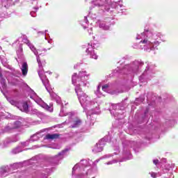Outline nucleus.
I'll return each mask as SVG.
<instances>
[{"mask_svg": "<svg viewBox=\"0 0 178 178\" xmlns=\"http://www.w3.org/2000/svg\"><path fill=\"white\" fill-rule=\"evenodd\" d=\"M90 73L82 69L77 73H73L72 76V82L75 86V91L78 97V99L83 108V111L88 118V120L90 121V124H94V119L92 118L93 115H99L101 113L100 105L102 104L100 97H102L103 94L100 91L101 84H99L97 88L95 91V94L97 98L91 99L90 97L86 92L82 91L81 86H89L90 83L88 79H90Z\"/></svg>", "mask_w": 178, "mask_h": 178, "instance_id": "1", "label": "nucleus"}, {"mask_svg": "<svg viewBox=\"0 0 178 178\" xmlns=\"http://www.w3.org/2000/svg\"><path fill=\"white\" fill-rule=\"evenodd\" d=\"M113 155H104L102 158L97 159L92 163V160L82 159L79 163H76L72 168V178H95L97 172V165L101 159L111 158ZM92 163V165H91Z\"/></svg>", "mask_w": 178, "mask_h": 178, "instance_id": "2", "label": "nucleus"}, {"mask_svg": "<svg viewBox=\"0 0 178 178\" xmlns=\"http://www.w3.org/2000/svg\"><path fill=\"white\" fill-rule=\"evenodd\" d=\"M22 42L23 43H26L27 46H29V49L33 51V54L36 56V60L38 61V65H39V70H38V74L45 86L47 90L49 92L51 97L52 99H54L57 104H60V97L59 95H57L56 92H54L52 91V88L50 87L49 84V80L47 79L44 70H43V65H45V61H41L40 56L42 54L41 53L40 50H36L35 46L31 43V42L29 40L28 38L26 36H23L21 38Z\"/></svg>", "mask_w": 178, "mask_h": 178, "instance_id": "3", "label": "nucleus"}, {"mask_svg": "<svg viewBox=\"0 0 178 178\" xmlns=\"http://www.w3.org/2000/svg\"><path fill=\"white\" fill-rule=\"evenodd\" d=\"M161 36L162 35L159 32L154 33L149 29H145L143 33L136 35V39L140 40L137 48L143 49L145 51L155 50L159 46V39H161Z\"/></svg>", "mask_w": 178, "mask_h": 178, "instance_id": "4", "label": "nucleus"}, {"mask_svg": "<svg viewBox=\"0 0 178 178\" xmlns=\"http://www.w3.org/2000/svg\"><path fill=\"white\" fill-rule=\"evenodd\" d=\"M143 65H144L143 61L135 60V61H132L130 64L124 65L122 69L118 67V68L115 69L113 71V74L115 75L116 73H124V74H127L128 77H133L135 74H138V73L141 72Z\"/></svg>", "mask_w": 178, "mask_h": 178, "instance_id": "5", "label": "nucleus"}, {"mask_svg": "<svg viewBox=\"0 0 178 178\" xmlns=\"http://www.w3.org/2000/svg\"><path fill=\"white\" fill-rule=\"evenodd\" d=\"M146 67L143 73L139 76V80L141 83H147L155 73V65L152 63H146Z\"/></svg>", "mask_w": 178, "mask_h": 178, "instance_id": "6", "label": "nucleus"}, {"mask_svg": "<svg viewBox=\"0 0 178 178\" xmlns=\"http://www.w3.org/2000/svg\"><path fill=\"white\" fill-rule=\"evenodd\" d=\"M29 97L32 98L38 105L42 106V108H44V109H46L47 111H49V112H53L54 106L53 104H50L49 105H47L46 102L40 98L38 95H37L36 92L33 90H31L29 92Z\"/></svg>", "mask_w": 178, "mask_h": 178, "instance_id": "7", "label": "nucleus"}, {"mask_svg": "<svg viewBox=\"0 0 178 178\" xmlns=\"http://www.w3.org/2000/svg\"><path fill=\"white\" fill-rule=\"evenodd\" d=\"M63 104H61V110L60 111V116H66L67 115H69L70 122H71V127L75 128L79 127L81 126L82 123V120L79 118H74V113L73 112H70L67 113V112H64L63 111Z\"/></svg>", "mask_w": 178, "mask_h": 178, "instance_id": "8", "label": "nucleus"}, {"mask_svg": "<svg viewBox=\"0 0 178 178\" xmlns=\"http://www.w3.org/2000/svg\"><path fill=\"white\" fill-rule=\"evenodd\" d=\"M92 6L97 7L99 13H104L105 11H109L111 10V6L107 0H93L92 1Z\"/></svg>", "mask_w": 178, "mask_h": 178, "instance_id": "9", "label": "nucleus"}, {"mask_svg": "<svg viewBox=\"0 0 178 178\" xmlns=\"http://www.w3.org/2000/svg\"><path fill=\"white\" fill-rule=\"evenodd\" d=\"M22 165V163H14V164H11L10 167L9 165H3L0 169V178L2 177H6L9 172H13L12 170L18 169V168H21Z\"/></svg>", "mask_w": 178, "mask_h": 178, "instance_id": "10", "label": "nucleus"}, {"mask_svg": "<svg viewBox=\"0 0 178 178\" xmlns=\"http://www.w3.org/2000/svg\"><path fill=\"white\" fill-rule=\"evenodd\" d=\"M7 99L8 102L11 104V105H15V106H17L22 112H26V113L29 112L28 102H17V101H15V99L10 97H7Z\"/></svg>", "mask_w": 178, "mask_h": 178, "instance_id": "11", "label": "nucleus"}, {"mask_svg": "<svg viewBox=\"0 0 178 178\" xmlns=\"http://www.w3.org/2000/svg\"><path fill=\"white\" fill-rule=\"evenodd\" d=\"M99 47V43H89L86 48V54L90 56V58H94V60H97L98 56L95 51V49H98Z\"/></svg>", "mask_w": 178, "mask_h": 178, "instance_id": "12", "label": "nucleus"}, {"mask_svg": "<svg viewBox=\"0 0 178 178\" xmlns=\"http://www.w3.org/2000/svg\"><path fill=\"white\" fill-rule=\"evenodd\" d=\"M111 141V136H106L104 138H102L97 144L94 147L92 152L97 154V152H102L104 149L106 143Z\"/></svg>", "mask_w": 178, "mask_h": 178, "instance_id": "13", "label": "nucleus"}, {"mask_svg": "<svg viewBox=\"0 0 178 178\" xmlns=\"http://www.w3.org/2000/svg\"><path fill=\"white\" fill-rule=\"evenodd\" d=\"M136 144L135 141H129L128 140L122 141L123 152L124 154H129V158L128 159H131L132 158V155L130 154V148H133Z\"/></svg>", "mask_w": 178, "mask_h": 178, "instance_id": "14", "label": "nucleus"}, {"mask_svg": "<svg viewBox=\"0 0 178 178\" xmlns=\"http://www.w3.org/2000/svg\"><path fill=\"white\" fill-rule=\"evenodd\" d=\"M172 166V163H167V164L163 167V170L161 171V172H155L154 171H151L149 174L152 178H157L158 177L162 175L163 173L169 172Z\"/></svg>", "mask_w": 178, "mask_h": 178, "instance_id": "15", "label": "nucleus"}, {"mask_svg": "<svg viewBox=\"0 0 178 178\" xmlns=\"http://www.w3.org/2000/svg\"><path fill=\"white\" fill-rule=\"evenodd\" d=\"M68 152H69L68 149H64L61 152H59L58 155H56V156H54L53 161H54L55 163H58L59 161H62L63 158H65V156H67Z\"/></svg>", "mask_w": 178, "mask_h": 178, "instance_id": "16", "label": "nucleus"}, {"mask_svg": "<svg viewBox=\"0 0 178 178\" xmlns=\"http://www.w3.org/2000/svg\"><path fill=\"white\" fill-rule=\"evenodd\" d=\"M22 124V122H19V120H17L13 124H8V126L5 127L4 131L5 132L12 131V130H13L14 129H18L19 127H21Z\"/></svg>", "mask_w": 178, "mask_h": 178, "instance_id": "17", "label": "nucleus"}, {"mask_svg": "<svg viewBox=\"0 0 178 178\" xmlns=\"http://www.w3.org/2000/svg\"><path fill=\"white\" fill-rule=\"evenodd\" d=\"M97 25L101 29H104V31H108L110 29V25L106 22V21H104L103 19H99L97 22Z\"/></svg>", "mask_w": 178, "mask_h": 178, "instance_id": "18", "label": "nucleus"}, {"mask_svg": "<svg viewBox=\"0 0 178 178\" xmlns=\"http://www.w3.org/2000/svg\"><path fill=\"white\" fill-rule=\"evenodd\" d=\"M45 130H40V131H38V133H36L35 134H33V136H32L30 138L29 141L33 143L34 141H38V140L43 136V133H44Z\"/></svg>", "mask_w": 178, "mask_h": 178, "instance_id": "19", "label": "nucleus"}, {"mask_svg": "<svg viewBox=\"0 0 178 178\" xmlns=\"http://www.w3.org/2000/svg\"><path fill=\"white\" fill-rule=\"evenodd\" d=\"M153 163H154L156 166H162V170H163L164 166H165V165H168L167 159H162L161 161H159L158 159H154Z\"/></svg>", "mask_w": 178, "mask_h": 178, "instance_id": "20", "label": "nucleus"}, {"mask_svg": "<svg viewBox=\"0 0 178 178\" xmlns=\"http://www.w3.org/2000/svg\"><path fill=\"white\" fill-rule=\"evenodd\" d=\"M0 78H1V86H0V90L2 92H3V91L5 90H6V87H7V83H6V79L3 78L2 76V73H1V69H0Z\"/></svg>", "mask_w": 178, "mask_h": 178, "instance_id": "21", "label": "nucleus"}, {"mask_svg": "<svg viewBox=\"0 0 178 178\" xmlns=\"http://www.w3.org/2000/svg\"><path fill=\"white\" fill-rule=\"evenodd\" d=\"M111 7L112 8H117V9H118L120 7L121 12L123 13L124 6L123 4H121V0H118V1H113L111 3Z\"/></svg>", "mask_w": 178, "mask_h": 178, "instance_id": "22", "label": "nucleus"}, {"mask_svg": "<svg viewBox=\"0 0 178 178\" xmlns=\"http://www.w3.org/2000/svg\"><path fill=\"white\" fill-rule=\"evenodd\" d=\"M21 70L23 76H26L29 71V65L25 61H23L22 64Z\"/></svg>", "mask_w": 178, "mask_h": 178, "instance_id": "23", "label": "nucleus"}, {"mask_svg": "<svg viewBox=\"0 0 178 178\" xmlns=\"http://www.w3.org/2000/svg\"><path fill=\"white\" fill-rule=\"evenodd\" d=\"M80 24L83 26V29L88 28L89 21L88 19V17H84L83 19L80 21Z\"/></svg>", "mask_w": 178, "mask_h": 178, "instance_id": "24", "label": "nucleus"}, {"mask_svg": "<svg viewBox=\"0 0 178 178\" xmlns=\"http://www.w3.org/2000/svg\"><path fill=\"white\" fill-rule=\"evenodd\" d=\"M59 134H47L45 136L46 140H56L58 138Z\"/></svg>", "mask_w": 178, "mask_h": 178, "instance_id": "25", "label": "nucleus"}, {"mask_svg": "<svg viewBox=\"0 0 178 178\" xmlns=\"http://www.w3.org/2000/svg\"><path fill=\"white\" fill-rule=\"evenodd\" d=\"M23 148L22 147H16V148H14L11 151V154L13 155H16L17 154H19L20 152H22Z\"/></svg>", "mask_w": 178, "mask_h": 178, "instance_id": "26", "label": "nucleus"}, {"mask_svg": "<svg viewBox=\"0 0 178 178\" xmlns=\"http://www.w3.org/2000/svg\"><path fill=\"white\" fill-rule=\"evenodd\" d=\"M51 172L52 170L50 168H46L45 172L42 174V178H48V175H49Z\"/></svg>", "mask_w": 178, "mask_h": 178, "instance_id": "27", "label": "nucleus"}, {"mask_svg": "<svg viewBox=\"0 0 178 178\" xmlns=\"http://www.w3.org/2000/svg\"><path fill=\"white\" fill-rule=\"evenodd\" d=\"M19 137H15L13 140L8 139L6 140V141L4 143L5 145H8V144H10V143H16L17 141H19Z\"/></svg>", "mask_w": 178, "mask_h": 178, "instance_id": "28", "label": "nucleus"}, {"mask_svg": "<svg viewBox=\"0 0 178 178\" xmlns=\"http://www.w3.org/2000/svg\"><path fill=\"white\" fill-rule=\"evenodd\" d=\"M110 88H111V84H104V86H102L103 91H106L107 92H109Z\"/></svg>", "mask_w": 178, "mask_h": 178, "instance_id": "29", "label": "nucleus"}, {"mask_svg": "<svg viewBox=\"0 0 178 178\" xmlns=\"http://www.w3.org/2000/svg\"><path fill=\"white\" fill-rule=\"evenodd\" d=\"M89 17H90V18H92V19H93V21H95L96 22V26H98V25L97 24V21H99V19H97V15L96 14H89Z\"/></svg>", "mask_w": 178, "mask_h": 178, "instance_id": "30", "label": "nucleus"}, {"mask_svg": "<svg viewBox=\"0 0 178 178\" xmlns=\"http://www.w3.org/2000/svg\"><path fill=\"white\" fill-rule=\"evenodd\" d=\"M38 9H39V7H34L33 11H31V17H36V15H37L36 13Z\"/></svg>", "mask_w": 178, "mask_h": 178, "instance_id": "31", "label": "nucleus"}, {"mask_svg": "<svg viewBox=\"0 0 178 178\" xmlns=\"http://www.w3.org/2000/svg\"><path fill=\"white\" fill-rule=\"evenodd\" d=\"M120 106H121L120 104H115L112 105V108H113V109H114V111H117V109L122 110V108H120Z\"/></svg>", "mask_w": 178, "mask_h": 178, "instance_id": "32", "label": "nucleus"}, {"mask_svg": "<svg viewBox=\"0 0 178 178\" xmlns=\"http://www.w3.org/2000/svg\"><path fill=\"white\" fill-rule=\"evenodd\" d=\"M111 115H114V116L117 118V119H121L122 118V116L120 115L119 112H113L112 111H111Z\"/></svg>", "mask_w": 178, "mask_h": 178, "instance_id": "33", "label": "nucleus"}, {"mask_svg": "<svg viewBox=\"0 0 178 178\" xmlns=\"http://www.w3.org/2000/svg\"><path fill=\"white\" fill-rule=\"evenodd\" d=\"M148 119V109H147L145 112V118H144V120H147Z\"/></svg>", "mask_w": 178, "mask_h": 178, "instance_id": "34", "label": "nucleus"}, {"mask_svg": "<svg viewBox=\"0 0 178 178\" xmlns=\"http://www.w3.org/2000/svg\"><path fill=\"white\" fill-rule=\"evenodd\" d=\"M17 54L19 59L21 58V60H24V56L22 54H19V51H17Z\"/></svg>", "mask_w": 178, "mask_h": 178, "instance_id": "35", "label": "nucleus"}, {"mask_svg": "<svg viewBox=\"0 0 178 178\" xmlns=\"http://www.w3.org/2000/svg\"><path fill=\"white\" fill-rule=\"evenodd\" d=\"M115 162H117V160H113V161H108V163H106V165H112V163H115Z\"/></svg>", "mask_w": 178, "mask_h": 178, "instance_id": "36", "label": "nucleus"}, {"mask_svg": "<svg viewBox=\"0 0 178 178\" xmlns=\"http://www.w3.org/2000/svg\"><path fill=\"white\" fill-rule=\"evenodd\" d=\"M29 141H26V143H22V145L23 147H27V145H29Z\"/></svg>", "mask_w": 178, "mask_h": 178, "instance_id": "37", "label": "nucleus"}, {"mask_svg": "<svg viewBox=\"0 0 178 178\" xmlns=\"http://www.w3.org/2000/svg\"><path fill=\"white\" fill-rule=\"evenodd\" d=\"M88 32L89 33V35H92V28L90 27L89 29H88Z\"/></svg>", "mask_w": 178, "mask_h": 178, "instance_id": "38", "label": "nucleus"}, {"mask_svg": "<svg viewBox=\"0 0 178 178\" xmlns=\"http://www.w3.org/2000/svg\"><path fill=\"white\" fill-rule=\"evenodd\" d=\"M32 113H38V109H33L32 110Z\"/></svg>", "mask_w": 178, "mask_h": 178, "instance_id": "39", "label": "nucleus"}, {"mask_svg": "<svg viewBox=\"0 0 178 178\" xmlns=\"http://www.w3.org/2000/svg\"><path fill=\"white\" fill-rule=\"evenodd\" d=\"M48 43H49L50 44H52V39H49L48 40Z\"/></svg>", "mask_w": 178, "mask_h": 178, "instance_id": "40", "label": "nucleus"}, {"mask_svg": "<svg viewBox=\"0 0 178 178\" xmlns=\"http://www.w3.org/2000/svg\"><path fill=\"white\" fill-rule=\"evenodd\" d=\"M35 2L38 3V0H33V3H34Z\"/></svg>", "mask_w": 178, "mask_h": 178, "instance_id": "41", "label": "nucleus"}, {"mask_svg": "<svg viewBox=\"0 0 178 178\" xmlns=\"http://www.w3.org/2000/svg\"><path fill=\"white\" fill-rule=\"evenodd\" d=\"M38 33H41L42 35H44V32H43V31L38 32Z\"/></svg>", "mask_w": 178, "mask_h": 178, "instance_id": "42", "label": "nucleus"}, {"mask_svg": "<svg viewBox=\"0 0 178 178\" xmlns=\"http://www.w3.org/2000/svg\"><path fill=\"white\" fill-rule=\"evenodd\" d=\"M44 53H46L47 51V49H43Z\"/></svg>", "mask_w": 178, "mask_h": 178, "instance_id": "43", "label": "nucleus"}, {"mask_svg": "<svg viewBox=\"0 0 178 178\" xmlns=\"http://www.w3.org/2000/svg\"><path fill=\"white\" fill-rule=\"evenodd\" d=\"M67 123H69V122H67V120L65 122V123H63V124H65Z\"/></svg>", "mask_w": 178, "mask_h": 178, "instance_id": "44", "label": "nucleus"}, {"mask_svg": "<svg viewBox=\"0 0 178 178\" xmlns=\"http://www.w3.org/2000/svg\"><path fill=\"white\" fill-rule=\"evenodd\" d=\"M4 117V115H3V114H1V115H0V118H3Z\"/></svg>", "mask_w": 178, "mask_h": 178, "instance_id": "45", "label": "nucleus"}, {"mask_svg": "<svg viewBox=\"0 0 178 178\" xmlns=\"http://www.w3.org/2000/svg\"><path fill=\"white\" fill-rule=\"evenodd\" d=\"M47 32H48V31H47V30H46V31H45V33H47Z\"/></svg>", "mask_w": 178, "mask_h": 178, "instance_id": "46", "label": "nucleus"}, {"mask_svg": "<svg viewBox=\"0 0 178 178\" xmlns=\"http://www.w3.org/2000/svg\"><path fill=\"white\" fill-rule=\"evenodd\" d=\"M45 40H47L46 36H45Z\"/></svg>", "mask_w": 178, "mask_h": 178, "instance_id": "47", "label": "nucleus"}, {"mask_svg": "<svg viewBox=\"0 0 178 178\" xmlns=\"http://www.w3.org/2000/svg\"><path fill=\"white\" fill-rule=\"evenodd\" d=\"M92 7H90V10L92 9Z\"/></svg>", "mask_w": 178, "mask_h": 178, "instance_id": "48", "label": "nucleus"}, {"mask_svg": "<svg viewBox=\"0 0 178 178\" xmlns=\"http://www.w3.org/2000/svg\"><path fill=\"white\" fill-rule=\"evenodd\" d=\"M149 105L150 106V105H152V104H149Z\"/></svg>", "mask_w": 178, "mask_h": 178, "instance_id": "49", "label": "nucleus"}, {"mask_svg": "<svg viewBox=\"0 0 178 178\" xmlns=\"http://www.w3.org/2000/svg\"><path fill=\"white\" fill-rule=\"evenodd\" d=\"M48 50H50V49L49 48Z\"/></svg>", "mask_w": 178, "mask_h": 178, "instance_id": "50", "label": "nucleus"}, {"mask_svg": "<svg viewBox=\"0 0 178 178\" xmlns=\"http://www.w3.org/2000/svg\"><path fill=\"white\" fill-rule=\"evenodd\" d=\"M37 147L35 146V148H36Z\"/></svg>", "mask_w": 178, "mask_h": 178, "instance_id": "51", "label": "nucleus"}]
</instances>
